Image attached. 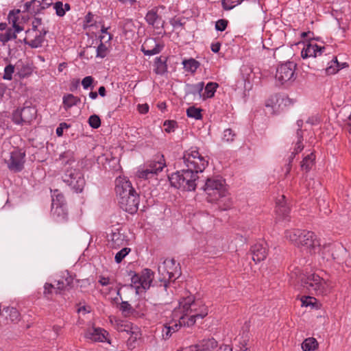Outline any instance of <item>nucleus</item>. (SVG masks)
Listing matches in <instances>:
<instances>
[{
	"label": "nucleus",
	"instance_id": "obj_19",
	"mask_svg": "<svg viewBox=\"0 0 351 351\" xmlns=\"http://www.w3.org/2000/svg\"><path fill=\"white\" fill-rule=\"evenodd\" d=\"M250 252L252 255V260L255 263L265 260L267 256L265 245L261 243L253 245L251 247Z\"/></svg>",
	"mask_w": 351,
	"mask_h": 351
},
{
	"label": "nucleus",
	"instance_id": "obj_53",
	"mask_svg": "<svg viewBox=\"0 0 351 351\" xmlns=\"http://www.w3.org/2000/svg\"><path fill=\"white\" fill-rule=\"evenodd\" d=\"M68 290L65 282L63 280H59L57 282L56 287H55V293L56 294H60L62 291Z\"/></svg>",
	"mask_w": 351,
	"mask_h": 351
},
{
	"label": "nucleus",
	"instance_id": "obj_11",
	"mask_svg": "<svg viewBox=\"0 0 351 351\" xmlns=\"http://www.w3.org/2000/svg\"><path fill=\"white\" fill-rule=\"evenodd\" d=\"M37 110L34 106L19 108L12 113V119L15 124H30L36 117Z\"/></svg>",
	"mask_w": 351,
	"mask_h": 351
},
{
	"label": "nucleus",
	"instance_id": "obj_39",
	"mask_svg": "<svg viewBox=\"0 0 351 351\" xmlns=\"http://www.w3.org/2000/svg\"><path fill=\"white\" fill-rule=\"evenodd\" d=\"M204 87V82H199L195 84H192L190 86V94L193 95H198L201 98V95H202V91Z\"/></svg>",
	"mask_w": 351,
	"mask_h": 351
},
{
	"label": "nucleus",
	"instance_id": "obj_35",
	"mask_svg": "<svg viewBox=\"0 0 351 351\" xmlns=\"http://www.w3.org/2000/svg\"><path fill=\"white\" fill-rule=\"evenodd\" d=\"M318 348V343L313 337L306 339L302 343V348L304 351H313Z\"/></svg>",
	"mask_w": 351,
	"mask_h": 351
},
{
	"label": "nucleus",
	"instance_id": "obj_1",
	"mask_svg": "<svg viewBox=\"0 0 351 351\" xmlns=\"http://www.w3.org/2000/svg\"><path fill=\"white\" fill-rule=\"evenodd\" d=\"M115 192L118 203L123 210L130 214L137 211L140 202L139 195L126 178L121 176L117 178Z\"/></svg>",
	"mask_w": 351,
	"mask_h": 351
},
{
	"label": "nucleus",
	"instance_id": "obj_6",
	"mask_svg": "<svg viewBox=\"0 0 351 351\" xmlns=\"http://www.w3.org/2000/svg\"><path fill=\"white\" fill-rule=\"evenodd\" d=\"M182 159L186 168L197 173H202L208 164V159L194 148L186 151Z\"/></svg>",
	"mask_w": 351,
	"mask_h": 351
},
{
	"label": "nucleus",
	"instance_id": "obj_23",
	"mask_svg": "<svg viewBox=\"0 0 351 351\" xmlns=\"http://www.w3.org/2000/svg\"><path fill=\"white\" fill-rule=\"evenodd\" d=\"M197 351H214L217 347V342L213 338L203 339L195 345Z\"/></svg>",
	"mask_w": 351,
	"mask_h": 351
},
{
	"label": "nucleus",
	"instance_id": "obj_38",
	"mask_svg": "<svg viewBox=\"0 0 351 351\" xmlns=\"http://www.w3.org/2000/svg\"><path fill=\"white\" fill-rule=\"evenodd\" d=\"M202 110L196 108L194 106L189 107L186 110V114L189 117L194 118L197 120L201 119L202 115L201 114Z\"/></svg>",
	"mask_w": 351,
	"mask_h": 351
},
{
	"label": "nucleus",
	"instance_id": "obj_29",
	"mask_svg": "<svg viewBox=\"0 0 351 351\" xmlns=\"http://www.w3.org/2000/svg\"><path fill=\"white\" fill-rule=\"evenodd\" d=\"M80 98L71 93L66 94L62 97V105L65 110L77 105L80 102Z\"/></svg>",
	"mask_w": 351,
	"mask_h": 351
},
{
	"label": "nucleus",
	"instance_id": "obj_46",
	"mask_svg": "<svg viewBox=\"0 0 351 351\" xmlns=\"http://www.w3.org/2000/svg\"><path fill=\"white\" fill-rule=\"evenodd\" d=\"M14 71V66L12 64H8L4 69L3 79L10 80L12 78V74Z\"/></svg>",
	"mask_w": 351,
	"mask_h": 351
},
{
	"label": "nucleus",
	"instance_id": "obj_37",
	"mask_svg": "<svg viewBox=\"0 0 351 351\" xmlns=\"http://www.w3.org/2000/svg\"><path fill=\"white\" fill-rule=\"evenodd\" d=\"M182 64L184 66V69L186 71H190L191 73L195 72L197 68L199 66V62L193 58L183 60Z\"/></svg>",
	"mask_w": 351,
	"mask_h": 351
},
{
	"label": "nucleus",
	"instance_id": "obj_50",
	"mask_svg": "<svg viewBox=\"0 0 351 351\" xmlns=\"http://www.w3.org/2000/svg\"><path fill=\"white\" fill-rule=\"evenodd\" d=\"M228 24V21L226 19H219L215 23V29L217 31L223 32L224 31Z\"/></svg>",
	"mask_w": 351,
	"mask_h": 351
},
{
	"label": "nucleus",
	"instance_id": "obj_45",
	"mask_svg": "<svg viewBox=\"0 0 351 351\" xmlns=\"http://www.w3.org/2000/svg\"><path fill=\"white\" fill-rule=\"evenodd\" d=\"M108 51V47L101 42L97 47V57L104 58L107 56Z\"/></svg>",
	"mask_w": 351,
	"mask_h": 351
},
{
	"label": "nucleus",
	"instance_id": "obj_36",
	"mask_svg": "<svg viewBox=\"0 0 351 351\" xmlns=\"http://www.w3.org/2000/svg\"><path fill=\"white\" fill-rule=\"evenodd\" d=\"M16 33L12 28H8L5 33L0 34V41L5 45L8 41L16 38Z\"/></svg>",
	"mask_w": 351,
	"mask_h": 351
},
{
	"label": "nucleus",
	"instance_id": "obj_4",
	"mask_svg": "<svg viewBox=\"0 0 351 351\" xmlns=\"http://www.w3.org/2000/svg\"><path fill=\"white\" fill-rule=\"evenodd\" d=\"M197 174L198 173L186 168L172 173L169 179L172 186L183 191H194L197 185L199 179Z\"/></svg>",
	"mask_w": 351,
	"mask_h": 351
},
{
	"label": "nucleus",
	"instance_id": "obj_32",
	"mask_svg": "<svg viewBox=\"0 0 351 351\" xmlns=\"http://www.w3.org/2000/svg\"><path fill=\"white\" fill-rule=\"evenodd\" d=\"M297 137H298V141L296 143L294 151L291 153L289 163L291 162V161H292L293 158L295 157V156L296 154H298L299 152H300L304 149V145L302 143V142L303 141L302 130L298 129Z\"/></svg>",
	"mask_w": 351,
	"mask_h": 351
},
{
	"label": "nucleus",
	"instance_id": "obj_62",
	"mask_svg": "<svg viewBox=\"0 0 351 351\" xmlns=\"http://www.w3.org/2000/svg\"><path fill=\"white\" fill-rule=\"evenodd\" d=\"M138 111L141 114H145L149 110V106L147 104L138 105Z\"/></svg>",
	"mask_w": 351,
	"mask_h": 351
},
{
	"label": "nucleus",
	"instance_id": "obj_59",
	"mask_svg": "<svg viewBox=\"0 0 351 351\" xmlns=\"http://www.w3.org/2000/svg\"><path fill=\"white\" fill-rule=\"evenodd\" d=\"M65 282L67 289H70L73 287V278L71 276H68L63 280Z\"/></svg>",
	"mask_w": 351,
	"mask_h": 351
},
{
	"label": "nucleus",
	"instance_id": "obj_9",
	"mask_svg": "<svg viewBox=\"0 0 351 351\" xmlns=\"http://www.w3.org/2000/svg\"><path fill=\"white\" fill-rule=\"evenodd\" d=\"M158 272L162 276L160 280L164 282V289L166 290L168 282L179 277L180 274L179 264H177L174 259H166L162 265L158 267Z\"/></svg>",
	"mask_w": 351,
	"mask_h": 351
},
{
	"label": "nucleus",
	"instance_id": "obj_22",
	"mask_svg": "<svg viewBox=\"0 0 351 351\" xmlns=\"http://www.w3.org/2000/svg\"><path fill=\"white\" fill-rule=\"evenodd\" d=\"M51 215L57 221H64L67 219L68 213L65 205L51 206Z\"/></svg>",
	"mask_w": 351,
	"mask_h": 351
},
{
	"label": "nucleus",
	"instance_id": "obj_33",
	"mask_svg": "<svg viewBox=\"0 0 351 351\" xmlns=\"http://www.w3.org/2000/svg\"><path fill=\"white\" fill-rule=\"evenodd\" d=\"M315 156L313 153H311L305 156L301 162V168L302 170L309 171L312 167L314 165Z\"/></svg>",
	"mask_w": 351,
	"mask_h": 351
},
{
	"label": "nucleus",
	"instance_id": "obj_14",
	"mask_svg": "<svg viewBox=\"0 0 351 351\" xmlns=\"http://www.w3.org/2000/svg\"><path fill=\"white\" fill-rule=\"evenodd\" d=\"M173 318L178 319V323L171 322L164 325L162 330V336L164 339H168L171 337L173 333L178 331L182 326H186V317L184 316H180L178 314V317H175L173 314Z\"/></svg>",
	"mask_w": 351,
	"mask_h": 351
},
{
	"label": "nucleus",
	"instance_id": "obj_2",
	"mask_svg": "<svg viewBox=\"0 0 351 351\" xmlns=\"http://www.w3.org/2000/svg\"><path fill=\"white\" fill-rule=\"evenodd\" d=\"M208 308L200 300H195L193 296L182 298L179 302V306L174 309L175 317L184 316L187 326L195 324L198 319H203L208 315Z\"/></svg>",
	"mask_w": 351,
	"mask_h": 351
},
{
	"label": "nucleus",
	"instance_id": "obj_7",
	"mask_svg": "<svg viewBox=\"0 0 351 351\" xmlns=\"http://www.w3.org/2000/svg\"><path fill=\"white\" fill-rule=\"evenodd\" d=\"M210 202H215L226 195L227 191L224 181L219 178H208L204 186Z\"/></svg>",
	"mask_w": 351,
	"mask_h": 351
},
{
	"label": "nucleus",
	"instance_id": "obj_58",
	"mask_svg": "<svg viewBox=\"0 0 351 351\" xmlns=\"http://www.w3.org/2000/svg\"><path fill=\"white\" fill-rule=\"evenodd\" d=\"M132 283L136 285L139 284V286H137L136 288L138 289L141 287V275L135 274L131 278Z\"/></svg>",
	"mask_w": 351,
	"mask_h": 351
},
{
	"label": "nucleus",
	"instance_id": "obj_30",
	"mask_svg": "<svg viewBox=\"0 0 351 351\" xmlns=\"http://www.w3.org/2000/svg\"><path fill=\"white\" fill-rule=\"evenodd\" d=\"M218 86L219 85L216 82H208L205 86L204 91L202 92V95H201V98L203 100H206V99L214 97Z\"/></svg>",
	"mask_w": 351,
	"mask_h": 351
},
{
	"label": "nucleus",
	"instance_id": "obj_52",
	"mask_svg": "<svg viewBox=\"0 0 351 351\" xmlns=\"http://www.w3.org/2000/svg\"><path fill=\"white\" fill-rule=\"evenodd\" d=\"M301 301H302V306H314V304L316 302V299L313 297H311V296H305V297H303L302 299H301Z\"/></svg>",
	"mask_w": 351,
	"mask_h": 351
},
{
	"label": "nucleus",
	"instance_id": "obj_3",
	"mask_svg": "<svg viewBox=\"0 0 351 351\" xmlns=\"http://www.w3.org/2000/svg\"><path fill=\"white\" fill-rule=\"evenodd\" d=\"M285 237L298 247H304L310 253L315 252L319 247L320 242L314 232L306 230H289Z\"/></svg>",
	"mask_w": 351,
	"mask_h": 351
},
{
	"label": "nucleus",
	"instance_id": "obj_12",
	"mask_svg": "<svg viewBox=\"0 0 351 351\" xmlns=\"http://www.w3.org/2000/svg\"><path fill=\"white\" fill-rule=\"evenodd\" d=\"M25 152L21 149L15 148L10 152V158L5 160L8 168L13 172H20L24 167L25 162Z\"/></svg>",
	"mask_w": 351,
	"mask_h": 351
},
{
	"label": "nucleus",
	"instance_id": "obj_55",
	"mask_svg": "<svg viewBox=\"0 0 351 351\" xmlns=\"http://www.w3.org/2000/svg\"><path fill=\"white\" fill-rule=\"evenodd\" d=\"M176 122L173 121H165L164 125L167 126V128H165V130L168 133L173 131Z\"/></svg>",
	"mask_w": 351,
	"mask_h": 351
},
{
	"label": "nucleus",
	"instance_id": "obj_27",
	"mask_svg": "<svg viewBox=\"0 0 351 351\" xmlns=\"http://www.w3.org/2000/svg\"><path fill=\"white\" fill-rule=\"evenodd\" d=\"M58 161L66 168L67 165H69L68 167H73V164L75 163L74 152L71 150L64 152L60 155Z\"/></svg>",
	"mask_w": 351,
	"mask_h": 351
},
{
	"label": "nucleus",
	"instance_id": "obj_24",
	"mask_svg": "<svg viewBox=\"0 0 351 351\" xmlns=\"http://www.w3.org/2000/svg\"><path fill=\"white\" fill-rule=\"evenodd\" d=\"M285 196L282 195L280 199L276 202V212L278 217L281 219H287L289 217L290 209L284 202Z\"/></svg>",
	"mask_w": 351,
	"mask_h": 351
},
{
	"label": "nucleus",
	"instance_id": "obj_25",
	"mask_svg": "<svg viewBox=\"0 0 351 351\" xmlns=\"http://www.w3.org/2000/svg\"><path fill=\"white\" fill-rule=\"evenodd\" d=\"M24 8L25 11L32 15H36L38 14L42 13L44 10V8H43L42 3L39 0H32L30 1L26 2L25 3Z\"/></svg>",
	"mask_w": 351,
	"mask_h": 351
},
{
	"label": "nucleus",
	"instance_id": "obj_60",
	"mask_svg": "<svg viewBox=\"0 0 351 351\" xmlns=\"http://www.w3.org/2000/svg\"><path fill=\"white\" fill-rule=\"evenodd\" d=\"M99 282L102 285V286H107L108 285H110L111 282L110 281V278H108V277H104V276H100L99 277Z\"/></svg>",
	"mask_w": 351,
	"mask_h": 351
},
{
	"label": "nucleus",
	"instance_id": "obj_15",
	"mask_svg": "<svg viewBox=\"0 0 351 351\" xmlns=\"http://www.w3.org/2000/svg\"><path fill=\"white\" fill-rule=\"evenodd\" d=\"M326 51L325 47H320L316 43H309L306 44L301 51L302 58H316L323 54Z\"/></svg>",
	"mask_w": 351,
	"mask_h": 351
},
{
	"label": "nucleus",
	"instance_id": "obj_18",
	"mask_svg": "<svg viewBox=\"0 0 351 351\" xmlns=\"http://www.w3.org/2000/svg\"><path fill=\"white\" fill-rule=\"evenodd\" d=\"M162 49V46L157 43L156 39H147L141 46V51L145 56H153L159 53Z\"/></svg>",
	"mask_w": 351,
	"mask_h": 351
},
{
	"label": "nucleus",
	"instance_id": "obj_44",
	"mask_svg": "<svg viewBox=\"0 0 351 351\" xmlns=\"http://www.w3.org/2000/svg\"><path fill=\"white\" fill-rule=\"evenodd\" d=\"M88 123L91 128L97 129L101 125V119L99 116L93 114L88 118Z\"/></svg>",
	"mask_w": 351,
	"mask_h": 351
},
{
	"label": "nucleus",
	"instance_id": "obj_49",
	"mask_svg": "<svg viewBox=\"0 0 351 351\" xmlns=\"http://www.w3.org/2000/svg\"><path fill=\"white\" fill-rule=\"evenodd\" d=\"M94 78L92 76H86L82 80V85L84 89H88V88H93V83Z\"/></svg>",
	"mask_w": 351,
	"mask_h": 351
},
{
	"label": "nucleus",
	"instance_id": "obj_5",
	"mask_svg": "<svg viewBox=\"0 0 351 351\" xmlns=\"http://www.w3.org/2000/svg\"><path fill=\"white\" fill-rule=\"evenodd\" d=\"M300 280L303 288L311 294L326 295L330 292V285L317 274L302 275Z\"/></svg>",
	"mask_w": 351,
	"mask_h": 351
},
{
	"label": "nucleus",
	"instance_id": "obj_64",
	"mask_svg": "<svg viewBox=\"0 0 351 351\" xmlns=\"http://www.w3.org/2000/svg\"><path fill=\"white\" fill-rule=\"evenodd\" d=\"M234 351H250L245 344H241L234 348Z\"/></svg>",
	"mask_w": 351,
	"mask_h": 351
},
{
	"label": "nucleus",
	"instance_id": "obj_10",
	"mask_svg": "<svg viewBox=\"0 0 351 351\" xmlns=\"http://www.w3.org/2000/svg\"><path fill=\"white\" fill-rule=\"evenodd\" d=\"M296 64L293 62H287L279 65L276 69L275 78L280 84H290L296 78L295 73Z\"/></svg>",
	"mask_w": 351,
	"mask_h": 351
},
{
	"label": "nucleus",
	"instance_id": "obj_26",
	"mask_svg": "<svg viewBox=\"0 0 351 351\" xmlns=\"http://www.w3.org/2000/svg\"><path fill=\"white\" fill-rule=\"evenodd\" d=\"M2 317L6 321L18 322L20 320V313L16 308L6 306L2 310Z\"/></svg>",
	"mask_w": 351,
	"mask_h": 351
},
{
	"label": "nucleus",
	"instance_id": "obj_63",
	"mask_svg": "<svg viewBox=\"0 0 351 351\" xmlns=\"http://www.w3.org/2000/svg\"><path fill=\"white\" fill-rule=\"evenodd\" d=\"M40 1L42 3L43 8H44V10L49 8L51 5L54 4L53 3V0H44Z\"/></svg>",
	"mask_w": 351,
	"mask_h": 351
},
{
	"label": "nucleus",
	"instance_id": "obj_31",
	"mask_svg": "<svg viewBox=\"0 0 351 351\" xmlns=\"http://www.w3.org/2000/svg\"><path fill=\"white\" fill-rule=\"evenodd\" d=\"M167 59H162V57H157L154 62V71L156 74L163 75L167 71V65L166 64Z\"/></svg>",
	"mask_w": 351,
	"mask_h": 351
},
{
	"label": "nucleus",
	"instance_id": "obj_13",
	"mask_svg": "<svg viewBox=\"0 0 351 351\" xmlns=\"http://www.w3.org/2000/svg\"><path fill=\"white\" fill-rule=\"evenodd\" d=\"M48 30L43 27L42 29H29L25 32V37L23 39L25 44L32 48H38L42 46L45 36Z\"/></svg>",
	"mask_w": 351,
	"mask_h": 351
},
{
	"label": "nucleus",
	"instance_id": "obj_8",
	"mask_svg": "<svg viewBox=\"0 0 351 351\" xmlns=\"http://www.w3.org/2000/svg\"><path fill=\"white\" fill-rule=\"evenodd\" d=\"M62 180L77 193L82 191L86 183L83 173L73 167L65 168Z\"/></svg>",
	"mask_w": 351,
	"mask_h": 351
},
{
	"label": "nucleus",
	"instance_id": "obj_43",
	"mask_svg": "<svg viewBox=\"0 0 351 351\" xmlns=\"http://www.w3.org/2000/svg\"><path fill=\"white\" fill-rule=\"evenodd\" d=\"M130 251V248L124 247L119 252H118L114 257L116 263H120L123 261V259L129 254Z\"/></svg>",
	"mask_w": 351,
	"mask_h": 351
},
{
	"label": "nucleus",
	"instance_id": "obj_61",
	"mask_svg": "<svg viewBox=\"0 0 351 351\" xmlns=\"http://www.w3.org/2000/svg\"><path fill=\"white\" fill-rule=\"evenodd\" d=\"M170 23L174 28H177L182 25V23H181L180 20L176 18L171 19Z\"/></svg>",
	"mask_w": 351,
	"mask_h": 351
},
{
	"label": "nucleus",
	"instance_id": "obj_47",
	"mask_svg": "<svg viewBox=\"0 0 351 351\" xmlns=\"http://www.w3.org/2000/svg\"><path fill=\"white\" fill-rule=\"evenodd\" d=\"M53 9L58 16H63L65 14V10L63 8V3L61 1H57L53 4Z\"/></svg>",
	"mask_w": 351,
	"mask_h": 351
},
{
	"label": "nucleus",
	"instance_id": "obj_41",
	"mask_svg": "<svg viewBox=\"0 0 351 351\" xmlns=\"http://www.w3.org/2000/svg\"><path fill=\"white\" fill-rule=\"evenodd\" d=\"M237 136L236 132L230 128L223 131L222 140L225 142H232Z\"/></svg>",
	"mask_w": 351,
	"mask_h": 351
},
{
	"label": "nucleus",
	"instance_id": "obj_48",
	"mask_svg": "<svg viewBox=\"0 0 351 351\" xmlns=\"http://www.w3.org/2000/svg\"><path fill=\"white\" fill-rule=\"evenodd\" d=\"M62 206L65 205L64 204V197L62 194L58 193L56 195V197H53L52 198V204L51 206Z\"/></svg>",
	"mask_w": 351,
	"mask_h": 351
},
{
	"label": "nucleus",
	"instance_id": "obj_54",
	"mask_svg": "<svg viewBox=\"0 0 351 351\" xmlns=\"http://www.w3.org/2000/svg\"><path fill=\"white\" fill-rule=\"evenodd\" d=\"M55 291V287L51 283H45L44 285V295L45 297L49 298V295L53 293V291Z\"/></svg>",
	"mask_w": 351,
	"mask_h": 351
},
{
	"label": "nucleus",
	"instance_id": "obj_56",
	"mask_svg": "<svg viewBox=\"0 0 351 351\" xmlns=\"http://www.w3.org/2000/svg\"><path fill=\"white\" fill-rule=\"evenodd\" d=\"M33 29H38V27L42 24V19L39 17H35L32 22Z\"/></svg>",
	"mask_w": 351,
	"mask_h": 351
},
{
	"label": "nucleus",
	"instance_id": "obj_17",
	"mask_svg": "<svg viewBox=\"0 0 351 351\" xmlns=\"http://www.w3.org/2000/svg\"><path fill=\"white\" fill-rule=\"evenodd\" d=\"M108 335L107 331L101 328H92L86 330L84 337L92 341L104 342L108 341L110 343L107 339Z\"/></svg>",
	"mask_w": 351,
	"mask_h": 351
},
{
	"label": "nucleus",
	"instance_id": "obj_16",
	"mask_svg": "<svg viewBox=\"0 0 351 351\" xmlns=\"http://www.w3.org/2000/svg\"><path fill=\"white\" fill-rule=\"evenodd\" d=\"M145 19L149 25L159 30L158 34L161 33V30L164 27L165 21L162 19L161 16L158 14L157 10L152 9L148 11Z\"/></svg>",
	"mask_w": 351,
	"mask_h": 351
},
{
	"label": "nucleus",
	"instance_id": "obj_57",
	"mask_svg": "<svg viewBox=\"0 0 351 351\" xmlns=\"http://www.w3.org/2000/svg\"><path fill=\"white\" fill-rule=\"evenodd\" d=\"M69 125L66 123H61L60 125L56 129V134L58 136H60L63 134L64 128H67Z\"/></svg>",
	"mask_w": 351,
	"mask_h": 351
},
{
	"label": "nucleus",
	"instance_id": "obj_20",
	"mask_svg": "<svg viewBox=\"0 0 351 351\" xmlns=\"http://www.w3.org/2000/svg\"><path fill=\"white\" fill-rule=\"evenodd\" d=\"M165 167V164L161 161H158L152 165H150L149 168L139 171L138 172V177L140 178L148 179L154 175L161 171Z\"/></svg>",
	"mask_w": 351,
	"mask_h": 351
},
{
	"label": "nucleus",
	"instance_id": "obj_21",
	"mask_svg": "<svg viewBox=\"0 0 351 351\" xmlns=\"http://www.w3.org/2000/svg\"><path fill=\"white\" fill-rule=\"evenodd\" d=\"M167 311L165 306L161 304H154L148 311L147 315L154 322L160 321L164 317H166Z\"/></svg>",
	"mask_w": 351,
	"mask_h": 351
},
{
	"label": "nucleus",
	"instance_id": "obj_51",
	"mask_svg": "<svg viewBox=\"0 0 351 351\" xmlns=\"http://www.w3.org/2000/svg\"><path fill=\"white\" fill-rule=\"evenodd\" d=\"M120 311L125 315L129 314L132 312V307L128 302L123 301L121 303L119 306Z\"/></svg>",
	"mask_w": 351,
	"mask_h": 351
},
{
	"label": "nucleus",
	"instance_id": "obj_40",
	"mask_svg": "<svg viewBox=\"0 0 351 351\" xmlns=\"http://www.w3.org/2000/svg\"><path fill=\"white\" fill-rule=\"evenodd\" d=\"M122 235L119 232L112 233L111 235V241L113 247H119L123 245V239Z\"/></svg>",
	"mask_w": 351,
	"mask_h": 351
},
{
	"label": "nucleus",
	"instance_id": "obj_28",
	"mask_svg": "<svg viewBox=\"0 0 351 351\" xmlns=\"http://www.w3.org/2000/svg\"><path fill=\"white\" fill-rule=\"evenodd\" d=\"M141 275V287L144 289L149 288L154 278V272L149 269H145Z\"/></svg>",
	"mask_w": 351,
	"mask_h": 351
},
{
	"label": "nucleus",
	"instance_id": "obj_42",
	"mask_svg": "<svg viewBox=\"0 0 351 351\" xmlns=\"http://www.w3.org/2000/svg\"><path fill=\"white\" fill-rule=\"evenodd\" d=\"M243 1V0H222V6L223 9L230 10L239 5Z\"/></svg>",
	"mask_w": 351,
	"mask_h": 351
},
{
	"label": "nucleus",
	"instance_id": "obj_34",
	"mask_svg": "<svg viewBox=\"0 0 351 351\" xmlns=\"http://www.w3.org/2000/svg\"><path fill=\"white\" fill-rule=\"evenodd\" d=\"M20 13V10H17L16 12L14 10L11 11L8 14L9 23L12 25V29L16 30L17 32H20L23 30V28L17 23L18 16L17 15Z\"/></svg>",
	"mask_w": 351,
	"mask_h": 351
}]
</instances>
